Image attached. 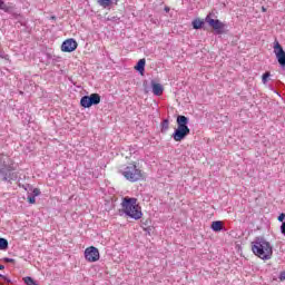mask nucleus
<instances>
[{
	"mask_svg": "<svg viewBox=\"0 0 285 285\" xmlns=\"http://www.w3.org/2000/svg\"><path fill=\"white\" fill-rule=\"evenodd\" d=\"M78 43L76 39H67L61 45L62 52H75V49L77 48Z\"/></svg>",
	"mask_w": 285,
	"mask_h": 285,
	"instance_id": "obj_9",
	"label": "nucleus"
},
{
	"mask_svg": "<svg viewBox=\"0 0 285 285\" xmlns=\"http://www.w3.org/2000/svg\"><path fill=\"white\" fill-rule=\"evenodd\" d=\"M151 89L156 97H161V95H164V86H161V83L155 82V80L151 81Z\"/></svg>",
	"mask_w": 285,
	"mask_h": 285,
	"instance_id": "obj_11",
	"label": "nucleus"
},
{
	"mask_svg": "<svg viewBox=\"0 0 285 285\" xmlns=\"http://www.w3.org/2000/svg\"><path fill=\"white\" fill-rule=\"evenodd\" d=\"M281 282H284L285 279V272H281L279 277Z\"/></svg>",
	"mask_w": 285,
	"mask_h": 285,
	"instance_id": "obj_24",
	"label": "nucleus"
},
{
	"mask_svg": "<svg viewBox=\"0 0 285 285\" xmlns=\"http://www.w3.org/2000/svg\"><path fill=\"white\" fill-rule=\"evenodd\" d=\"M23 282L27 285H39V284L35 283V279H32V277H30V276L24 277Z\"/></svg>",
	"mask_w": 285,
	"mask_h": 285,
	"instance_id": "obj_19",
	"label": "nucleus"
},
{
	"mask_svg": "<svg viewBox=\"0 0 285 285\" xmlns=\"http://www.w3.org/2000/svg\"><path fill=\"white\" fill-rule=\"evenodd\" d=\"M268 77H271V72L268 71L263 75V78H262L263 83H268Z\"/></svg>",
	"mask_w": 285,
	"mask_h": 285,
	"instance_id": "obj_21",
	"label": "nucleus"
},
{
	"mask_svg": "<svg viewBox=\"0 0 285 285\" xmlns=\"http://www.w3.org/2000/svg\"><path fill=\"white\" fill-rule=\"evenodd\" d=\"M206 21L210 27H213V30H215L217 35H224V28H226V24H224V22H222L219 19L215 20L209 17L206 18Z\"/></svg>",
	"mask_w": 285,
	"mask_h": 285,
	"instance_id": "obj_8",
	"label": "nucleus"
},
{
	"mask_svg": "<svg viewBox=\"0 0 285 285\" xmlns=\"http://www.w3.org/2000/svg\"><path fill=\"white\" fill-rule=\"evenodd\" d=\"M120 173L122 177L127 179V181H131L132 184H135V181H141V179H144V173L135 164H129L122 170H120Z\"/></svg>",
	"mask_w": 285,
	"mask_h": 285,
	"instance_id": "obj_4",
	"label": "nucleus"
},
{
	"mask_svg": "<svg viewBox=\"0 0 285 285\" xmlns=\"http://www.w3.org/2000/svg\"><path fill=\"white\" fill-rule=\"evenodd\" d=\"M165 10H166L167 12H170V8H168V7H166Z\"/></svg>",
	"mask_w": 285,
	"mask_h": 285,
	"instance_id": "obj_27",
	"label": "nucleus"
},
{
	"mask_svg": "<svg viewBox=\"0 0 285 285\" xmlns=\"http://www.w3.org/2000/svg\"><path fill=\"white\" fill-rule=\"evenodd\" d=\"M191 26L194 30H202L204 28V20H200L199 18L193 20Z\"/></svg>",
	"mask_w": 285,
	"mask_h": 285,
	"instance_id": "obj_14",
	"label": "nucleus"
},
{
	"mask_svg": "<svg viewBox=\"0 0 285 285\" xmlns=\"http://www.w3.org/2000/svg\"><path fill=\"white\" fill-rule=\"evenodd\" d=\"M114 1H117V0H97V3L101 8H110V6H112Z\"/></svg>",
	"mask_w": 285,
	"mask_h": 285,
	"instance_id": "obj_15",
	"label": "nucleus"
},
{
	"mask_svg": "<svg viewBox=\"0 0 285 285\" xmlns=\"http://www.w3.org/2000/svg\"><path fill=\"white\" fill-rule=\"evenodd\" d=\"M169 126H170V122L168 121V119L163 120L161 132H166V130H168Z\"/></svg>",
	"mask_w": 285,
	"mask_h": 285,
	"instance_id": "obj_18",
	"label": "nucleus"
},
{
	"mask_svg": "<svg viewBox=\"0 0 285 285\" xmlns=\"http://www.w3.org/2000/svg\"><path fill=\"white\" fill-rule=\"evenodd\" d=\"M0 250H8V239L0 238Z\"/></svg>",
	"mask_w": 285,
	"mask_h": 285,
	"instance_id": "obj_16",
	"label": "nucleus"
},
{
	"mask_svg": "<svg viewBox=\"0 0 285 285\" xmlns=\"http://www.w3.org/2000/svg\"><path fill=\"white\" fill-rule=\"evenodd\" d=\"M121 206L127 217L136 220L144 217V213H141V207L137 205V198L125 197L122 199Z\"/></svg>",
	"mask_w": 285,
	"mask_h": 285,
	"instance_id": "obj_2",
	"label": "nucleus"
},
{
	"mask_svg": "<svg viewBox=\"0 0 285 285\" xmlns=\"http://www.w3.org/2000/svg\"><path fill=\"white\" fill-rule=\"evenodd\" d=\"M4 262H7L8 264H11L12 262H14L13 258H4Z\"/></svg>",
	"mask_w": 285,
	"mask_h": 285,
	"instance_id": "obj_25",
	"label": "nucleus"
},
{
	"mask_svg": "<svg viewBox=\"0 0 285 285\" xmlns=\"http://www.w3.org/2000/svg\"><path fill=\"white\" fill-rule=\"evenodd\" d=\"M0 175L2 176V169H0Z\"/></svg>",
	"mask_w": 285,
	"mask_h": 285,
	"instance_id": "obj_30",
	"label": "nucleus"
},
{
	"mask_svg": "<svg viewBox=\"0 0 285 285\" xmlns=\"http://www.w3.org/2000/svg\"><path fill=\"white\" fill-rule=\"evenodd\" d=\"M3 268H6V266H3V265H0V271H3Z\"/></svg>",
	"mask_w": 285,
	"mask_h": 285,
	"instance_id": "obj_28",
	"label": "nucleus"
},
{
	"mask_svg": "<svg viewBox=\"0 0 285 285\" xmlns=\"http://www.w3.org/2000/svg\"><path fill=\"white\" fill-rule=\"evenodd\" d=\"M100 257L101 256L97 247L90 246L85 249V259L90 264H95V262H99Z\"/></svg>",
	"mask_w": 285,
	"mask_h": 285,
	"instance_id": "obj_6",
	"label": "nucleus"
},
{
	"mask_svg": "<svg viewBox=\"0 0 285 285\" xmlns=\"http://www.w3.org/2000/svg\"><path fill=\"white\" fill-rule=\"evenodd\" d=\"M135 68L138 72H140V75H144V70H146V59H140Z\"/></svg>",
	"mask_w": 285,
	"mask_h": 285,
	"instance_id": "obj_13",
	"label": "nucleus"
},
{
	"mask_svg": "<svg viewBox=\"0 0 285 285\" xmlns=\"http://www.w3.org/2000/svg\"><path fill=\"white\" fill-rule=\"evenodd\" d=\"M252 250L256 257L265 262L273 257V245L264 237H256L252 243Z\"/></svg>",
	"mask_w": 285,
	"mask_h": 285,
	"instance_id": "obj_1",
	"label": "nucleus"
},
{
	"mask_svg": "<svg viewBox=\"0 0 285 285\" xmlns=\"http://www.w3.org/2000/svg\"><path fill=\"white\" fill-rule=\"evenodd\" d=\"M27 199H28L29 204H37V196H32V194L29 195L27 197Z\"/></svg>",
	"mask_w": 285,
	"mask_h": 285,
	"instance_id": "obj_20",
	"label": "nucleus"
},
{
	"mask_svg": "<svg viewBox=\"0 0 285 285\" xmlns=\"http://www.w3.org/2000/svg\"><path fill=\"white\" fill-rule=\"evenodd\" d=\"M0 10H2L3 12H10V7L6 4L3 0H0Z\"/></svg>",
	"mask_w": 285,
	"mask_h": 285,
	"instance_id": "obj_17",
	"label": "nucleus"
},
{
	"mask_svg": "<svg viewBox=\"0 0 285 285\" xmlns=\"http://www.w3.org/2000/svg\"><path fill=\"white\" fill-rule=\"evenodd\" d=\"M33 197H39V195H41V189L39 188H33L32 194Z\"/></svg>",
	"mask_w": 285,
	"mask_h": 285,
	"instance_id": "obj_22",
	"label": "nucleus"
},
{
	"mask_svg": "<svg viewBox=\"0 0 285 285\" xmlns=\"http://www.w3.org/2000/svg\"><path fill=\"white\" fill-rule=\"evenodd\" d=\"M0 279H6V276L3 274H0Z\"/></svg>",
	"mask_w": 285,
	"mask_h": 285,
	"instance_id": "obj_26",
	"label": "nucleus"
},
{
	"mask_svg": "<svg viewBox=\"0 0 285 285\" xmlns=\"http://www.w3.org/2000/svg\"><path fill=\"white\" fill-rule=\"evenodd\" d=\"M278 222H282V224H284L285 222V214L282 213L279 216H278Z\"/></svg>",
	"mask_w": 285,
	"mask_h": 285,
	"instance_id": "obj_23",
	"label": "nucleus"
},
{
	"mask_svg": "<svg viewBox=\"0 0 285 285\" xmlns=\"http://www.w3.org/2000/svg\"><path fill=\"white\" fill-rule=\"evenodd\" d=\"M101 104V96L99 94H91L90 96H83L80 99V106L82 108H90L91 106H99Z\"/></svg>",
	"mask_w": 285,
	"mask_h": 285,
	"instance_id": "obj_5",
	"label": "nucleus"
},
{
	"mask_svg": "<svg viewBox=\"0 0 285 285\" xmlns=\"http://www.w3.org/2000/svg\"><path fill=\"white\" fill-rule=\"evenodd\" d=\"M17 173L10 167L2 168V181H17Z\"/></svg>",
	"mask_w": 285,
	"mask_h": 285,
	"instance_id": "obj_10",
	"label": "nucleus"
},
{
	"mask_svg": "<svg viewBox=\"0 0 285 285\" xmlns=\"http://www.w3.org/2000/svg\"><path fill=\"white\" fill-rule=\"evenodd\" d=\"M274 53L276 55V59H277L281 68H285V51L278 41H276L274 45Z\"/></svg>",
	"mask_w": 285,
	"mask_h": 285,
	"instance_id": "obj_7",
	"label": "nucleus"
},
{
	"mask_svg": "<svg viewBox=\"0 0 285 285\" xmlns=\"http://www.w3.org/2000/svg\"><path fill=\"white\" fill-rule=\"evenodd\" d=\"M210 228L214 233H220V230H224V223L222 220H215L212 223Z\"/></svg>",
	"mask_w": 285,
	"mask_h": 285,
	"instance_id": "obj_12",
	"label": "nucleus"
},
{
	"mask_svg": "<svg viewBox=\"0 0 285 285\" xmlns=\"http://www.w3.org/2000/svg\"><path fill=\"white\" fill-rule=\"evenodd\" d=\"M177 128L171 135L174 141H184L188 135H190V128H188L189 119L186 116H177L176 119Z\"/></svg>",
	"mask_w": 285,
	"mask_h": 285,
	"instance_id": "obj_3",
	"label": "nucleus"
},
{
	"mask_svg": "<svg viewBox=\"0 0 285 285\" xmlns=\"http://www.w3.org/2000/svg\"><path fill=\"white\" fill-rule=\"evenodd\" d=\"M263 12H266V8L263 7Z\"/></svg>",
	"mask_w": 285,
	"mask_h": 285,
	"instance_id": "obj_29",
	"label": "nucleus"
}]
</instances>
